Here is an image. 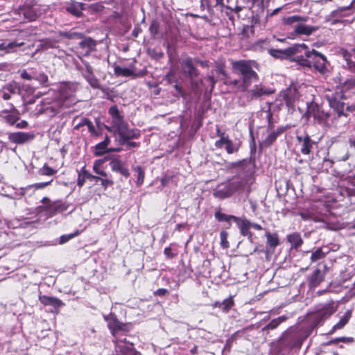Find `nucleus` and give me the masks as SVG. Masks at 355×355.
Segmentation results:
<instances>
[{
	"instance_id": "1",
	"label": "nucleus",
	"mask_w": 355,
	"mask_h": 355,
	"mask_svg": "<svg viewBox=\"0 0 355 355\" xmlns=\"http://www.w3.org/2000/svg\"><path fill=\"white\" fill-rule=\"evenodd\" d=\"M77 101L75 96V90L69 85H61L58 94L53 97L44 98L40 105L36 107L37 114H44L49 117L56 115L60 109L69 107Z\"/></svg>"
},
{
	"instance_id": "2",
	"label": "nucleus",
	"mask_w": 355,
	"mask_h": 355,
	"mask_svg": "<svg viewBox=\"0 0 355 355\" xmlns=\"http://www.w3.org/2000/svg\"><path fill=\"white\" fill-rule=\"evenodd\" d=\"M232 73L236 75L237 79H230L225 83L226 85L236 88L240 92H245L252 83L259 80L257 73L254 70L257 64L251 60H239L232 63Z\"/></svg>"
},
{
	"instance_id": "3",
	"label": "nucleus",
	"mask_w": 355,
	"mask_h": 355,
	"mask_svg": "<svg viewBox=\"0 0 355 355\" xmlns=\"http://www.w3.org/2000/svg\"><path fill=\"white\" fill-rule=\"evenodd\" d=\"M108 113L111 116L110 126H106V129L116 136V141L119 145H122L127 140L138 138L140 135L137 129H130L128 124L124 121L123 116L120 113L116 105L110 107Z\"/></svg>"
},
{
	"instance_id": "4",
	"label": "nucleus",
	"mask_w": 355,
	"mask_h": 355,
	"mask_svg": "<svg viewBox=\"0 0 355 355\" xmlns=\"http://www.w3.org/2000/svg\"><path fill=\"white\" fill-rule=\"evenodd\" d=\"M299 97L300 94L296 85H291L279 94L275 101L279 107H282L284 104L288 107H293Z\"/></svg>"
},
{
	"instance_id": "5",
	"label": "nucleus",
	"mask_w": 355,
	"mask_h": 355,
	"mask_svg": "<svg viewBox=\"0 0 355 355\" xmlns=\"http://www.w3.org/2000/svg\"><path fill=\"white\" fill-rule=\"evenodd\" d=\"M336 311L333 304H327L322 306H318L313 316V327H318L323 324Z\"/></svg>"
},
{
	"instance_id": "6",
	"label": "nucleus",
	"mask_w": 355,
	"mask_h": 355,
	"mask_svg": "<svg viewBox=\"0 0 355 355\" xmlns=\"http://www.w3.org/2000/svg\"><path fill=\"white\" fill-rule=\"evenodd\" d=\"M86 180H90L92 181H94L96 183H98V180H101V184L106 189L108 186L112 185L114 184L113 181L110 179L103 178L98 176L93 175L89 173L85 169V167L83 168L81 171L78 174L77 184L79 187H83L85 182Z\"/></svg>"
},
{
	"instance_id": "7",
	"label": "nucleus",
	"mask_w": 355,
	"mask_h": 355,
	"mask_svg": "<svg viewBox=\"0 0 355 355\" xmlns=\"http://www.w3.org/2000/svg\"><path fill=\"white\" fill-rule=\"evenodd\" d=\"M300 49H307L308 46L305 44H295L284 50L271 49L270 53L273 57L284 58L300 53Z\"/></svg>"
},
{
	"instance_id": "8",
	"label": "nucleus",
	"mask_w": 355,
	"mask_h": 355,
	"mask_svg": "<svg viewBox=\"0 0 355 355\" xmlns=\"http://www.w3.org/2000/svg\"><path fill=\"white\" fill-rule=\"evenodd\" d=\"M252 182L253 180L251 176H245L243 178H237L230 182V184L234 193L235 191H247L249 193L250 187Z\"/></svg>"
},
{
	"instance_id": "9",
	"label": "nucleus",
	"mask_w": 355,
	"mask_h": 355,
	"mask_svg": "<svg viewBox=\"0 0 355 355\" xmlns=\"http://www.w3.org/2000/svg\"><path fill=\"white\" fill-rule=\"evenodd\" d=\"M42 202L44 205L46 210L52 214L62 212L67 209V206L61 200L51 202L49 198L44 197L42 200Z\"/></svg>"
},
{
	"instance_id": "10",
	"label": "nucleus",
	"mask_w": 355,
	"mask_h": 355,
	"mask_svg": "<svg viewBox=\"0 0 355 355\" xmlns=\"http://www.w3.org/2000/svg\"><path fill=\"white\" fill-rule=\"evenodd\" d=\"M83 64L84 68L82 70V73L84 78L92 87L95 89L99 88L100 84L98 80L94 76L92 66L87 62H83Z\"/></svg>"
},
{
	"instance_id": "11",
	"label": "nucleus",
	"mask_w": 355,
	"mask_h": 355,
	"mask_svg": "<svg viewBox=\"0 0 355 355\" xmlns=\"http://www.w3.org/2000/svg\"><path fill=\"white\" fill-rule=\"evenodd\" d=\"M110 166L112 171L116 172L128 178L130 176L128 168L119 159V156L113 157L110 162Z\"/></svg>"
},
{
	"instance_id": "12",
	"label": "nucleus",
	"mask_w": 355,
	"mask_h": 355,
	"mask_svg": "<svg viewBox=\"0 0 355 355\" xmlns=\"http://www.w3.org/2000/svg\"><path fill=\"white\" fill-rule=\"evenodd\" d=\"M21 12L24 17L29 21H35L41 15L40 6L37 4L25 6L22 8Z\"/></svg>"
},
{
	"instance_id": "13",
	"label": "nucleus",
	"mask_w": 355,
	"mask_h": 355,
	"mask_svg": "<svg viewBox=\"0 0 355 355\" xmlns=\"http://www.w3.org/2000/svg\"><path fill=\"white\" fill-rule=\"evenodd\" d=\"M33 138L34 135L33 134L22 132H14L8 135L10 141L18 144H24L33 139Z\"/></svg>"
},
{
	"instance_id": "14",
	"label": "nucleus",
	"mask_w": 355,
	"mask_h": 355,
	"mask_svg": "<svg viewBox=\"0 0 355 355\" xmlns=\"http://www.w3.org/2000/svg\"><path fill=\"white\" fill-rule=\"evenodd\" d=\"M340 54L346 62L345 67L351 72L355 73V55L353 51L349 52L346 49H342L340 50Z\"/></svg>"
},
{
	"instance_id": "15",
	"label": "nucleus",
	"mask_w": 355,
	"mask_h": 355,
	"mask_svg": "<svg viewBox=\"0 0 355 355\" xmlns=\"http://www.w3.org/2000/svg\"><path fill=\"white\" fill-rule=\"evenodd\" d=\"M182 72L191 79L197 77L199 74L198 69L193 66L191 59L188 58L182 61Z\"/></svg>"
},
{
	"instance_id": "16",
	"label": "nucleus",
	"mask_w": 355,
	"mask_h": 355,
	"mask_svg": "<svg viewBox=\"0 0 355 355\" xmlns=\"http://www.w3.org/2000/svg\"><path fill=\"white\" fill-rule=\"evenodd\" d=\"M109 318H110V321L108 323V326L114 334L120 331H126V325L119 321L114 314H110L109 316L105 317V320H108Z\"/></svg>"
},
{
	"instance_id": "17",
	"label": "nucleus",
	"mask_w": 355,
	"mask_h": 355,
	"mask_svg": "<svg viewBox=\"0 0 355 355\" xmlns=\"http://www.w3.org/2000/svg\"><path fill=\"white\" fill-rule=\"evenodd\" d=\"M125 344L118 345L117 355H141L134 347L132 343L124 339Z\"/></svg>"
},
{
	"instance_id": "18",
	"label": "nucleus",
	"mask_w": 355,
	"mask_h": 355,
	"mask_svg": "<svg viewBox=\"0 0 355 355\" xmlns=\"http://www.w3.org/2000/svg\"><path fill=\"white\" fill-rule=\"evenodd\" d=\"M39 300L40 302L44 306H51L55 309H57L64 305V304L60 300L54 297L41 295L39 297Z\"/></svg>"
},
{
	"instance_id": "19",
	"label": "nucleus",
	"mask_w": 355,
	"mask_h": 355,
	"mask_svg": "<svg viewBox=\"0 0 355 355\" xmlns=\"http://www.w3.org/2000/svg\"><path fill=\"white\" fill-rule=\"evenodd\" d=\"M297 139L301 143V153L303 155H309L314 144L310 137L307 135L302 138V137L297 136Z\"/></svg>"
},
{
	"instance_id": "20",
	"label": "nucleus",
	"mask_w": 355,
	"mask_h": 355,
	"mask_svg": "<svg viewBox=\"0 0 355 355\" xmlns=\"http://www.w3.org/2000/svg\"><path fill=\"white\" fill-rule=\"evenodd\" d=\"M328 63L327 59L324 55L320 53L317 60L312 65L315 70H317L321 74H325L327 71V64Z\"/></svg>"
},
{
	"instance_id": "21",
	"label": "nucleus",
	"mask_w": 355,
	"mask_h": 355,
	"mask_svg": "<svg viewBox=\"0 0 355 355\" xmlns=\"http://www.w3.org/2000/svg\"><path fill=\"white\" fill-rule=\"evenodd\" d=\"M234 191L230 183L223 187H218L214 191V196L220 199L228 198L233 194Z\"/></svg>"
},
{
	"instance_id": "22",
	"label": "nucleus",
	"mask_w": 355,
	"mask_h": 355,
	"mask_svg": "<svg viewBox=\"0 0 355 355\" xmlns=\"http://www.w3.org/2000/svg\"><path fill=\"white\" fill-rule=\"evenodd\" d=\"M352 315V311L347 310L340 318V320L334 325L329 334H333L336 331L343 329L349 322Z\"/></svg>"
},
{
	"instance_id": "23",
	"label": "nucleus",
	"mask_w": 355,
	"mask_h": 355,
	"mask_svg": "<svg viewBox=\"0 0 355 355\" xmlns=\"http://www.w3.org/2000/svg\"><path fill=\"white\" fill-rule=\"evenodd\" d=\"M324 279V272L320 269H316L314 270L309 278V286L313 288L317 287L322 282H323Z\"/></svg>"
},
{
	"instance_id": "24",
	"label": "nucleus",
	"mask_w": 355,
	"mask_h": 355,
	"mask_svg": "<svg viewBox=\"0 0 355 355\" xmlns=\"http://www.w3.org/2000/svg\"><path fill=\"white\" fill-rule=\"evenodd\" d=\"M293 29L297 34L310 35L312 34L313 32L316 31L317 28L315 27L298 23L293 26Z\"/></svg>"
},
{
	"instance_id": "25",
	"label": "nucleus",
	"mask_w": 355,
	"mask_h": 355,
	"mask_svg": "<svg viewBox=\"0 0 355 355\" xmlns=\"http://www.w3.org/2000/svg\"><path fill=\"white\" fill-rule=\"evenodd\" d=\"M84 4L82 3L71 1L66 7V10L76 17H80L82 15Z\"/></svg>"
},
{
	"instance_id": "26",
	"label": "nucleus",
	"mask_w": 355,
	"mask_h": 355,
	"mask_svg": "<svg viewBox=\"0 0 355 355\" xmlns=\"http://www.w3.org/2000/svg\"><path fill=\"white\" fill-rule=\"evenodd\" d=\"M287 241L291 244V248L297 250L303 243L302 239L299 233H293L287 235Z\"/></svg>"
},
{
	"instance_id": "27",
	"label": "nucleus",
	"mask_w": 355,
	"mask_h": 355,
	"mask_svg": "<svg viewBox=\"0 0 355 355\" xmlns=\"http://www.w3.org/2000/svg\"><path fill=\"white\" fill-rule=\"evenodd\" d=\"M79 45L85 50L86 53H89L95 49L96 42L91 37H86L79 43Z\"/></svg>"
},
{
	"instance_id": "28",
	"label": "nucleus",
	"mask_w": 355,
	"mask_h": 355,
	"mask_svg": "<svg viewBox=\"0 0 355 355\" xmlns=\"http://www.w3.org/2000/svg\"><path fill=\"white\" fill-rule=\"evenodd\" d=\"M266 236L267 237V246L272 250L279 245V241L277 234H271L269 232H266Z\"/></svg>"
},
{
	"instance_id": "29",
	"label": "nucleus",
	"mask_w": 355,
	"mask_h": 355,
	"mask_svg": "<svg viewBox=\"0 0 355 355\" xmlns=\"http://www.w3.org/2000/svg\"><path fill=\"white\" fill-rule=\"evenodd\" d=\"M286 317L284 315L278 317L277 318L273 319L272 321H270L266 326H265L262 331H265L267 330H272L276 329L281 323L286 321Z\"/></svg>"
},
{
	"instance_id": "30",
	"label": "nucleus",
	"mask_w": 355,
	"mask_h": 355,
	"mask_svg": "<svg viewBox=\"0 0 355 355\" xmlns=\"http://www.w3.org/2000/svg\"><path fill=\"white\" fill-rule=\"evenodd\" d=\"M283 132L282 129H278L277 131L271 132L263 141L262 144L265 146H270L277 138V137Z\"/></svg>"
},
{
	"instance_id": "31",
	"label": "nucleus",
	"mask_w": 355,
	"mask_h": 355,
	"mask_svg": "<svg viewBox=\"0 0 355 355\" xmlns=\"http://www.w3.org/2000/svg\"><path fill=\"white\" fill-rule=\"evenodd\" d=\"M114 70L115 75L117 76L128 77L135 76L133 70L130 68L115 66Z\"/></svg>"
},
{
	"instance_id": "32",
	"label": "nucleus",
	"mask_w": 355,
	"mask_h": 355,
	"mask_svg": "<svg viewBox=\"0 0 355 355\" xmlns=\"http://www.w3.org/2000/svg\"><path fill=\"white\" fill-rule=\"evenodd\" d=\"M252 98H257L262 95L269 94L270 92L265 90L261 85H255L254 87L250 91Z\"/></svg>"
},
{
	"instance_id": "33",
	"label": "nucleus",
	"mask_w": 355,
	"mask_h": 355,
	"mask_svg": "<svg viewBox=\"0 0 355 355\" xmlns=\"http://www.w3.org/2000/svg\"><path fill=\"white\" fill-rule=\"evenodd\" d=\"M240 145L238 143H234L229 139V137L226 139L225 142V150L228 154H233L239 151Z\"/></svg>"
},
{
	"instance_id": "34",
	"label": "nucleus",
	"mask_w": 355,
	"mask_h": 355,
	"mask_svg": "<svg viewBox=\"0 0 355 355\" xmlns=\"http://www.w3.org/2000/svg\"><path fill=\"white\" fill-rule=\"evenodd\" d=\"M285 340H288L287 345L290 348H300L302 345V341L298 337L288 335Z\"/></svg>"
},
{
	"instance_id": "35",
	"label": "nucleus",
	"mask_w": 355,
	"mask_h": 355,
	"mask_svg": "<svg viewBox=\"0 0 355 355\" xmlns=\"http://www.w3.org/2000/svg\"><path fill=\"white\" fill-rule=\"evenodd\" d=\"M306 21L305 17H300L299 15H293L284 17L283 19V22L286 25H295L298 24L300 21Z\"/></svg>"
},
{
	"instance_id": "36",
	"label": "nucleus",
	"mask_w": 355,
	"mask_h": 355,
	"mask_svg": "<svg viewBox=\"0 0 355 355\" xmlns=\"http://www.w3.org/2000/svg\"><path fill=\"white\" fill-rule=\"evenodd\" d=\"M85 227H83L81 229H78L75 232L71 234H63L60 237L59 244L62 245L67 242H68L70 239L74 238L78 236L81 232H83Z\"/></svg>"
},
{
	"instance_id": "37",
	"label": "nucleus",
	"mask_w": 355,
	"mask_h": 355,
	"mask_svg": "<svg viewBox=\"0 0 355 355\" xmlns=\"http://www.w3.org/2000/svg\"><path fill=\"white\" fill-rule=\"evenodd\" d=\"M320 53L317 51L315 49H312L311 51H306L305 52V56L307 58L308 61L309 62V67L308 68H311L315 60H317Z\"/></svg>"
},
{
	"instance_id": "38",
	"label": "nucleus",
	"mask_w": 355,
	"mask_h": 355,
	"mask_svg": "<svg viewBox=\"0 0 355 355\" xmlns=\"http://www.w3.org/2000/svg\"><path fill=\"white\" fill-rule=\"evenodd\" d=\"M134 171L137 173V184L140 186L144 181L145 172L141 166H137L132 167Z\"/></svg>"
},
{
	"instance_id": "39",
	"label": "nucleus",
	"mask_w": 355,
	"mask_h": 355,
	"mask_svg": "<svg viewBox=\"0 0 355 355\" xmlns=\"http://www.w3.org/2000/svg\"><path fill=\"white\" fill-rule=\"evenodd\" d=\"M164 254L168 259L175 257L178 254L177 245L175 244H171L168 247L165 248Z\"/></svg>"
},
{
	"instance_id": "40",
	"label": "nucleus",
	"mask_w": 355,
	"mask_h": 355,
	"mask_svg": "<svg viewBox=\"0 0 355 355\" xmlns=\"http://www.w3.org/2000/svg\"><path fill=\"white\" fill-rule=\"evenodd\" d=\"M215 218L216 220L219 221L228 222L230 221L231 220H233L234 221L236 222L238 220V218L236 216L232 215L225 214L221 213L220 211H216L215 213Z\"/></svg>"
},
{
	"instance_id": "41",
	"label": "nucleus",
	"mask_w": 355,
	"mask_h": 355,
	"mask_svg": "<svg viewBox=\"0 0 355 355\" xmlns=\"http://www.w3.org/2000/svg\"><path fill=\"white\" fill-rule=\"evenodd\" d=\"M252 223H238L239 228L241 234L243 236H248L249 239L252 237V233L250 231L251 225Z\"/></svg>"
},
{
	"instance_id": "42",
	"label": "nucleus",
	"mask_w": 355,
	"mask_h": 355,
	"mask_svg": "<svg viewBox=\"0 0 355 355\" xmlns=\"http://www.w3.org/2000/svg\"><path fill=\"white\" fill-rule=\"evenodd\" d=\"M59 35L70 40L80 39L83 37L81 33L74 31H60Z\"/></svg>"
},
{
	"instance_id": "43",
	"label": "nucleus",
	"mask_w": 355,
	"mask_h": 355,
	"mask_svg": "<svg viewBox=\"0 0 355 355\" xmlns=\"http://www.w3.org/2000/svg\"><path fill=\"white\" fill-rule=\"evenodd\" d=\"M221 304H222L221 310L224 313H228L229 311L234 305V300H232V298L230 297L225 299L223 302H221Z\"/></svg>"
},
{
	"instance_id": "44",
	"label": "nucleus",
	"mask_w": 355,
	"mask_h": 355,
	"mask_svg": "<svg viewBox=\"0 0 355 355\" xmlns=\"http://www.w3.org/2000/svg\"><path fill=\"white\" fill-rule=\"evenodd\" d=\"M325 254L326 253L322 252V248H318L314 252H312L311 256V260L312 262H316L322 259L323 257H324Z\"/></svg>"
},
{
	"instance_id": "45",
	"label": "nucleus",
	"mask_w": 355,
	"mask_h": 355,
	"mask_svg": "<svg viewBox=\"0 0 355 355\" xmlns=\"http://www.w3.org/2000/svg\"><path fill=\"white\" fill-rule=\"evenodd\" d=\"M107 152H109L107 146L105 145L103 142H100L96 145V146H95V155H96L101 156Z\"/></svg>"
},
{
	"instance_id": "46",
	"label": "nucleus",
	"mask_w": 355,
	"mask_h": 355,
	"mask_svg": "<svg viewBox=\"0 0 355 355\" xmlns=\"http://www.w3.org/2000/svg\"><path fill=\"white\" fill-rule=\"evenodd\" d=\"M56 172L57 171L49 167L46 164H45L38 171L40 175L49 176L54 175Z\"/></svg>"
},
{
	"instance_id": "47",
	"label": "nucleus",
	"mask_w": 355,
	"mask_h": 355,
	"mask_svg": "<svg viewBox=\"0 0 355 355\" xmlns=\"http://www.w3.org/2000/svg\"><path fill=\"white\" fill-rule=\"evenodd\" d=\"M23 45V42H4L2 44L3 48L7 50L8 52L12 51L14 48L19 47Z\"/></svg>"
},
{
	"instance_id": "48",
	"label": "nucleus",
	"mask_w": 355,
	"mask_h": 355,
	"mask_svg": "<svg viewBox=\"0 0 355 355\" xmlns=\"http://www.w3.org/2000/svg\"><path fill=\"white\" fill-rule=\"evenodd\" d=\"M102 162L101 161H96L94 163L93 166V171L95 173L102 176V177H107V173L103 170L101 169Z\"/></svg>"
},
{
	"instance_id": "49",
	"label": "nucleus",
	"mask_w": 355,
	"mask_h": 355,
	"mask_svg": "<svg viewBox=\"0 0 355 355\" xmlns=\"http://www.w3.org/2000/svg\"><path fill=\"white\" fill-rule=\"evenodd\" d=\"M345 90H350L355 88V76H352L347 78L343 86Z\"/></svg>"
},
{
	"instance_id": "50",
	"label": "nucleus",
	"mask_w": 355,
	"mask_h": 355,
	"mask_svg": "<svg viewBox=\"0 0 355 355\" xmlns=\"http://www.w3.org/2000/svg\"><path fill=\"white\" fill-rule=\"evenodd\" d=\"M227 236H228V234L225 231H222L220 234V245L224 249L229 248V242L227 241Z\"/></svg>"
},
{
	"instance_id": "51",
	"label": "nucleus",
	"mask_w": 355,
	"mask_h": 355,
	"mask_svg": "<svg viewBox=\"0 0 355 355\" xmlns=\"http://www.w3.org/2000/svg\"><path fill=\"white\" fill-rule=\"evenodd\" d=\"M34 79L44 86L48 85V76L44 73H39L34 77Z\"/></svg>"
},
{
	"instance_id": "52",
	"label": "nucleus",
	"mask_w": 355,
	"mask_h": 355,
	"mask_svg": "<svg viewBox=\"0 0 355 355\" xmlns=\"http://www.w3.org/2000/svg\"><path fill=\"white\" fill-rule=\"evenodd\" d=\"M294 60L300 65L302 66V67H309V62L307 60V58L305 56H297Z\"/></svg>"
},
{
	"instance_id": "53",
	"label": "nucleus",
	"mask_w": 355,
	"mask_h": 355,
	"mask_svg": "<svg viewBox=\"0 0 355 355\" xmlns=\"http://www.w3.org/2000/svg\"><path fill=\"white\" fill-rule=\"evenodd\" d=\"M250 160L243 159L241 161L233 163L232 166L234 168H245L246 167H248V165H250Z\"/></svg>"
},
{
	"instance_id": "54",
	"label": "nucleus",
	"mask_w": 355,
	"mask_h": 355,
	"mask_svg": "<svg viewBox=\"0 0 355 355\" xmlns=\"http://www.w3.org/2000/svg\"><path fill=\"white\" fill-rule=\"evenodd\" d=\"M6 89L8 90L10 94H16L19 92V87L15 83L8 84L6 87Z\"/></svg>"
},
{
	"instance_id": "55",
	"label": "nucleus",
	"mask_w": 355,
	"mask_h": 355,
	"mask_svg": "<svg viewBox=\"0 0 355 355\" xmlns=\"http://www.w3.org/2000/svg\"><path fill=\"white\" fill-rule=\"evenodd\" d=\"M302 217L304 220H313L315 222H324L323 220L317 218L315 216H314L313 214H310L309 213H302Z\"/></svg>"
},
{
	"instance_id": "56",
	"label": "nucleus",
	"mask_w": 355,
	"mask_h": 355,
	"mask_svg": "<svg viewBox=\"0 0 355 355\" xmlns=\"http://www.w3.org/2000/svg\"><path fill=\"white\" fill-rule=\"evenodd\" d=\"M158 28H159L158 23L156 21H153V23L151 24V25L149 27V31H150V34L153 36H155L158 31Z\"/></svg>"
},
{
	"instance_id": "57",
	"label": "nucleus",
	"mask_w": 355,
	"mask_h": 355,
	"mask_svg": "<svg viewBox=\"0 0 355 355\" xmlns=\"http://www.w3.org/2000/svg\"><path fill=\"white\" fill-rule=\"evenodd\" d=\"M327 228L331 230L341 229L345 227V223H327Z\"/></svg>"
},
{
	"instance_id": "58",
	"label": "nucleus",
	"mask_w": 355,
	"mask_h": 355,
	"mask_svg": "<svg viewBox=\"0 0 355 355\" xmlns=\"http://www.w3.org/2000/svg\"><path fill=\"white\" fill-rule=\"evenodd\" d=\"M52 180L46 182H40L33 184L31 187L35 189H42L51 184Z\"/></svg>"
},
{
	"instance_id": "59",
	"label": "nucleus",
	"mask_w": 355,
	"mask_h": 355,
	"mask_svg": "<svg viewBox=\"0 0 355 355\" xmlns=\"http://www.w3.org/2000/svg\"><path fill=\"white\" fill-rule=\"evenodd\" d=\"M5 120L8 124L14 125L17 121V118L14 115L8 114L5 116Z\"/></svg>"
},
{
	"instance_id": "60",
	"label": "nucleus",
	"mask_w": 355,
	"mask_h": 355,
	"mask_svg": "<svg viewBox=\"0 0 355 355\" xmlns=\"http://www.w3.org/2000/svg\"><path fill=\"white\" fill-rule=\"evenodd\" d=\"M227 137L220 138L218 140L215 142V147L216 148H222L224 145H225L226 139Z\"/></svg>"
},
{
	"instance_id": "61",
	"label": "nucleus",
	"mask_w": 355,
	"mask_h": 355,
	"mask_svg": "<svg viewBox=\"0 0 355 355\" xmlns=\"http://www.w3.org/2000/svg\"><path fill=\"white\" fill-rule=\"evenodd\" d=\"M201 7L203 9L207 8L211 9L212 7L211 0H201Z\"/></svg>"
},
{
	"instance_id": "62",
	"label": "nucleus",
	"mask_w": 355,
	"mask_h": 355,
	"mask_svg": "<svg viewBox=\"0 0 355 355\" xmlns=\"http://www.w3.org/2000/svg\"><path fill=\"white\" fill-rule=\"evenodd\" d=\"M123 145L126 146L125 150H129L131 148L138 147L139 146V144L134 142V141H129V140H127L125 144H123Z\"/></svg>"
},
{
	"instance_id": "63",
	"label": "nucleus",
	"mask_w": 355,
	"mask_h": 355,
	"mask_svg": "<svg viewBox=\"0 0 355 355\" xmlns=\"http://www.w3.org/2000/svg\"><path fill=\"white\" fill-rule=\"evenodd\" d=\"M169 293V291L166 288H159L155 292V295L157 296H165Z\"/></svg>"
},
{
	"instance_id": "64",
	"label": "nucleus",
	"mask_w": 355,
	"mask_h": 355,
	"mask_svg": "<svg viewBox=\"0 0 355 355\" xmlns=\"http://www.w3.org/2000/svg\"><path fill=\"white\" fill-rule=\"evenodd\" d=\"M87 124L88 130L92 133L94 134L96 132L95 127L93 125L92 122L88 119V121H85Z\"/></svg>"
}]
</instances>
